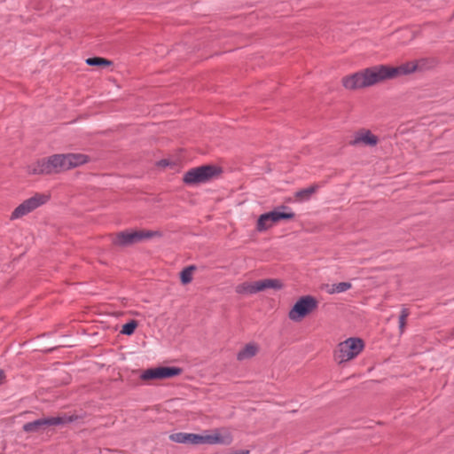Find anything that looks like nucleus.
Listing matches in <instances>:
<instances>
[{"mask_svg":"<svg viewBox=\"0 0 454 454\" xmlns=\"http://www.w3.org/2000/svg\"><path fill=\"white\" fill-rule=\"evenodd\" d=\"M222 168L215 165H201L186 171L183 182L190 186L204 184L219 176Z\"/></svg>","mask_w":454,"mask_h":454,"instance_id":"nucleus-1","label":"nucleus"},{"mask_svg":"<svg viewBox=\"0 0 454 454\" xmlns=\"http://www.w3.org/2000/svg\"><path fill=\"white\" fill-rule=\"evenodd\" d=\"M364 344L362 339L351 337L338 344L333 352V358L338 364H342L354 359L364 349Z\"/></svg>","mask_w":454,"mask_h":454,"instance_id":"nucleus-2","label":"nucleus"},{"mask_svg":"<svg viewBox=\"0 0 454 454\" xmlns=\"http://www.w3.org/2000/svg\"><path fill=\"white\" fill-rule=\"evenodd\" d=\"M78 419L77 416L64 415L58 417H44L34 421L27 422L23 425V431L26 433H39L45 430L47 427L55 426H63L71 422L75 421Z\"/></svg>","mask_w":454,"mask_h":454,"instance_id":"nucleus-3","label":"nucleus"},{"mask_svg":"<svg viewBox=\"0 0 454 454\" xmlns=\"http://www.w3.org/2000/svg\"><path fill=\"white\" fill-rule=\"evenodd\" d=\"M62 171L60 154L43 158L28 166V173L31 175H52Z\"/></svg>","mask_w":454,"mask_h":454,"instance_id":"nucleus-4","label":"nucleus"},{"mask_svg":"<svg viewBox=\"0 0 454 454\" xmlns=\"http://www.w3.org/2000/svg\"><path fill=\"white\" fill-rule=\"evenodd\" d=\"M317 300L311 295H304L298 299L290 309L288 317L294 322H299L317 308Z\"/></svg>","mask_w":454,"mask_h":454,"instance_id":"nucleus-5","label":"nucleus"},{"mask_svg":"<svg viewBox=\"0 0 454 454\" xmlns=\"http://www.w3.org/2000/svg\"><path fill=\"white\" fill-rule=\"evenodd\" d=\"M49 196L43 193H35L29 199L25 200L12 213L11 219L20 218L39 207L44 205L49 200Z\"/></svg>","mask_w":454,"mask_h":454,"instance_id":"nucleus-6","label":"nucleus"},{"mask_svg":"<svg viewBox=\"0 0 454 454\" xmlns=\"http://www.w3.org/2000/svg\"><path fill=\"white\" fill-rule=\"evenodd\" d=\"M395 70H390L389 66L378 65L364 69V81L367 87L393 78Z\"/></svg>","mask_w":454,"mask_h":454,"instance_id":"nucleus-7","label":"nucleus"},{"mask_svg":"<svg viewBox=\"0 0 454 454\" xmlns=\"http://www.w3.org/2000/svg\"><path fill=\"white\" fill-rule=\"evenodd\" d=\"M182 372L183 370L180 367L159 366L144 371L140 375V379L144 381L170 379L180 375Z\"/></svg>","mask_w":454,"mask_h":454,"instance_id":"nucleus-8","label":"nucleus"},{"mask_svg":"<svg viewBox=\"0 0 454 454\" xmlns=\"http://www.w3.org/2000/svg\"><path fill=\"white\" fill-rule=\"evenodd\" d=\"M342 86L349 90H355L367 87L364 81V69L341 79Z\"/></svg>","mask_w":454,"mask_h":454,"instance_id":"nucleus-9","label":"nucleus"},{"mask_svg":"<svg viewBox=\"0 0 454 454\" xmlns=\"http://www.w3.org/2000/svg\"><path fill=\"white\" fill-rule=\"evenodd\" d=\"M63 171L76 168L89 161V156L82 153L60 154Z\"/></svg>","mask_w":454,"mask_h":454,"instance_id":"nucleus-10","label":"nucleus"},{"mask_svg":"<svg viewBox=\"0 0 454 454\" xmlns=\"http://www.w3.org/2000/svg\"><path fill=\"white\" fill-rule=\"evenodd\" d=\"M267 216H263L262 220H265L266 218L272 219V223H277L280 221H288L294 218L295 214L287 207V206H280L276 209L267 212Z\"/></svg>","mask_w":454,"mask_h":454,"instance_id":"nucleus-11","label":"nucleus"},{"mask_svg":"<svg viewBox=\"0 0 454 454\" xmlns=\"http://www.w3.org/2000/svg\"><path fill=\"white\" fill-rule=\"evenodd\" d=\"M141 236L138 235L137 231H123L118 232L115 238L113 239V243L118 247H128L133 245L135 243L139 242V238Z\"/></svg>","mask_w":454,"mask_h":454,"instance_id":"nucleus-12","label":"nucleus"},{"mask_svg":"<svg viewBox=\"0 0 454 454\" xmlns=\"http://www.w3.org/2000/svg\"><path fill=\"white\" fill-rule=\"evenodd\" d=\"M169 439L176 443L197 445L201 444L202 435L193 433L178 432L171 434Z\"/></svg>","mask_w":454,"mask_h":454,"instance_id":"nucleus-13","label":"nucleus"},{"mask_svg":"<svg viewBox=\"0 0 454 454\" xmlns=\"http://www.w3.org/2000/svg\"><path fill=\"white\" fill-rule=\"evenodd\" d=\"M233 442V436L231 433L221 434L218 430H215L213 434L202 435L201 444H222L230 445Z\"/></svg>","mask_w":454,"mask_h":454,"instance_id":"nucleus-14","label":"nucleus"},{"mask_svg":"<svg viewBox=\"0 0 454 454\" xmlns=\"http://www.w3.org/2000/svg\"><path fill=\"white\" fill-rule=\"evenodd\" d=\"M379 142V138L377 136L373 135L368 129H363L357 132L352 141H350V145H356L359 143H363L369 146H375Z\"/></svg>","mask_w":454,"mask_h":454,"instance_id":"nucleus-15","label":"nucleus"},{"mask_svg":"<svg viewBox=\"0 0 454 454\" xmlns=\"http://www.w3.org/2000/svg\"><path fill=\"white\" fill-rule=\"evenodd\" d=\"M255 282L258 292L264 291L267 288L280 290L283 287V283L278 278H265Z\"/></svg>","mask_w":454,"mask_h":454,"instance_id":"nucleus-16","label":"nucleus"},{"mask_svg":"<svg viewBox=\"0 0 454 454\" xmlns=\"http://www.w3.org/2000/svg\"><path fill=\"white\" fill-rule=\"evenodd\" d=\"M417 64L414 62H407L404 64H402L399 67H390V70H395V72L393 74V78H395L402 74H409L417 70Z\"/></svg>","mask_w":454,"mask_h":454,"instance_id":"nucleus-17","label":"nucleus"},{"mask_svg":"<svg viewBox=\"0 0 454 454\" xmlns=\"http://www.w3.org/2000/svg\"><path fill=\"white\" fill-rule=\"evenodd\" d=\"M257 345L254 343H248L241 350L239 351V353L237 354V359L239 361H243L246 359L252 358L257 354Z\"/></svg>","mask_w":454,"mask_h":454,"instance_id":"nucleus-18","label":"nucleus"},{"mask_svg":"<svg viewBox=\"0 0 454 454\" xmlns=\"http://www.w3.org/2000/svg\"><path fill=\"white\" fill-rule=\"evenodd\" d=\"M236 293L239 294H253L258 293L256 282H245L236 286Z\"/></svg>","mask_w":454,"mask_h":454,"instance_id":"nucleus-19","label":"nucleus"},{"mask_svg":"<svg viewBox=\"0 0 454 454\" xmlns=\"http://www.w3.org/2000/svg\"><path fill=\"white\" fill-rule=\"evenodd\" d=\"M196 270L195 265H189L180 272V281L183 285H187L192 280V272Z\"/></svg>","mask_w":454,"mask_h":454,"instance_id":"nucleus-20","label":"nucleus"},{"mask_svg":"<svg viewBox=\"0 0 454 454\" xmlns=\"http://www.w3.org/2000/svg\"><path fill=\"white\" fill-rule=\"evenodd\" d=\"M352 285L349 282H340L337 284H333L332 286H327V292L331 294L343 293L351 288Z\"/></svg>","mask_w":454,"mask_h":454,"instance_id":"nucleus-21","label":"nucleus"},{"mask_svg":"<svg viewBox=\"0 0 454 454\" xmlns=\"http://www.w3.org/2000/svg\"><path fill=\"white\" fill-rule=\"evenodd\" d=\"M85 62L87 65H89L90 67H109L112 65V61H110L105 58H102V57L88 58Z\"/></svg>","mask_w":454,"mask_h":454,"instance_id":"nucleus-22","label":"nucleus"},{"mask_svg":"<svg viewBox=\"0 0 454 454\" xmlns=\"http://www.w3.org/2000/svg\"><path fill=\"white\" fill-rule=\"evenodd\" d=\"M263 216H267L266 213L262 214L257 220L256 230L259 232L265 231L269 230L274 224V223H272V219L266 218L265 220H262V218H263Z\"/></svg>","mask_w":454,"mask_h":454,"instance_id":"nucleus-23","label":"nucleus"},{"mask_svg":"<svg viewBox=\"0 0 454 454\" xmlns=\"http://www.w3.org/2000/svg\"><path fill=\"white\" fill-rule=\"evenodd\" d=\"M317 185H311L308 188L301 189L295 193V197L299 200H307L317 191Z\"/></svg>","mask_w":454,"mask_h":454,"instance_id":"nucleus-24","label":"nucleus"},{"mask_svg":"<svg viewBox=\"0 0 454 454\" xmlns=\"http://www.w3.org/2000/svg\"><path fill=\"white\" fill-rule=\"evenodd\" d=\"M138 325V323L137 320L135 319H132V320H129V322H127L126 324H124L121 327V334H124V335H132L136 330V328L137 327Z\"/></svg>","mask_w":454,"mask_h":454,"instance_id":"nucleus-25","label":"nucleus"},{"mask_svg":"<svg viewBox=\"0 0 454 454\" xmlns=\"http://www.w3.org/2000/svg\"><path fill=\"white\" fill-rule=\"evenodd\" d=\"M410 315V311L407 308H403L399 316V330L400 333H403L406 325V319Z\"/></svg>","mask_w":454,"mask_h":454,"instance_id":"nucleus-26","label":"nucleus"},{"mask_svg":"<svg viewBox=\"0 0 454 454\" xmlns=\"http://www.w3.org/2000/svg\"><path fill=\"white\" fill-rule=\"evenodd\" d=\"M138 235L141 236L139 238V242L145 239H151L155 236H161L160 232L153 231H137Z\"/></svg>","mask_w":454,"mask_h":454,"instance_id":"nucleus-27","label":"nucleus"},{"mask_svg":"<svg viewBox=\"0 0 454 454\" xmlns=\"http://www.w3.org/2000/svg\"><path fill=\"white\" fill-rule=\"evenodd\" d=\"M169 165V160H166V159H162L160 160L159 162H158V166H160V167H167Z\"/></svg>","mask_w":454,"mask_h":454,"instance_id":"nucleus-28","label":"nucleus"},{"mask_svg":"<svg viewBox=\"0 0 454 454\" xmlns=\"http://www.w3.org/2000/svg\"><path fill=\"white\" fill-rule=\"evenodd\" d=\"M5 379V373L4 371L0 369V384L3 382V380Z\"/></svg>","mask_w":454,"mask_h":454,"instance_id":"nucleus-29","label":"nucleus"}]
</instances>
